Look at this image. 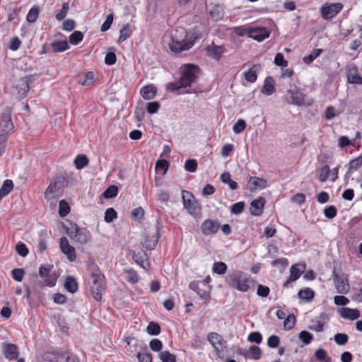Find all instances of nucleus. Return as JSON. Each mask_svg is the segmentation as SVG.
I'll use <instances>...</instances> for the list:
<instances>
[{"mask_svg":"<svg viewBox=\"0 0 362 362\" xmlns=\"http://www.w3.org/2000/svg\"><path fill=\"white\" fill-rule=\"evenodd\" d=\"M54 358L56 362H79L76 356L69 351L57 353Z\"/></svg>","mask_w":362,"mask_h":362,"instance_id":"obj_25","label":"nucleus"},{"mask_svg":"<svg viewBox=\"0 0 362 362\" xmlns=\"http://www.w3.org/2000/svg\"><path fill=\"white\" fill-rule=\"evenodd\" d=\"M66 234L75 243L81 245L88 243L91 239L90 231L76 223H70V227L66 228Z\"/></svg>","mask_w":362,"mask_h":362,"instance_id":"obj_4","label":"nucleus"},{"mask_svg":"<svg viewBox=\"0 0 362 362\" xmlns=\"http://www.w3.org/2000/svg\"><path fill=\"white\" fill-rule=\"evenodd\" d=\"M250 358H253L255 360H258L261 358L262 351L260 348L257 346L252 345L250 347L248 351Z\"/></svg>","mask_w":362,"mask_h":362,"instance_id":"obj_44","label":"nucleus"},{"mask_svg":"<svg viewBox=\"0 0 362 362\" xmlns=\"http://www.w3.org/2000/svg\"><path fill=\"white\" fill-rule=\"evenodd\" d=\"M245 277V274L243 272L235 270L228 274L226 281L231 287L235 288Z\"/></svg>","mask_w":362,"mask_h":362,"instance_id":"obj_23","label":"nucleus"},{"mask_svg":"<svg viewBox=\"0 0 362 362\" xmlns=\"http://www.w3.org/2000/svg\"><path fill=\"white\" fill-rule=\"evenodd\" d=\"M74 164L76 169H83L88 164V159L86 155L78 154L74 159Z\"/></svg>","mask_w":362,"mask_h":362,"instance_id":"obj_32","label":"nucleus"},{"mask_svg":"<svg viewBox=\"0 0 362 362\" xmlns=\"http://www.w3.org/2000/svg\"><path fill=\"white\" fill-rule=\"evenodd\" d=\"M59 246L62 252L66 256L70 262H74L76 259L75 248L69 245V240L66 237H62L60 238Z\"/></svg>","mask_w":362,"mask_h":362,"instance_id":"obj_15","label":"nucleus"},{"mask_svg":"<svg viewBox=\"0 0 362 362\" xmlns=\"http://www.w3.org/2000/svg\"><path fill=\"white\" fill-rule=\"evenodd\" d=\"M25 274V271L22 268L13 269L11 271V275L14 280L18 282L22 281L23 279V276Z\"/></svg>","mask_w":362,"mask_h":362,"instance_id":"obj_54","label":"nucleus"},{"mask_svg":"<svg viewBox=\"0 0 362 362\" xmlns=\"http://www.w3.org/2000/svg\"><path fill=\"white\" fill-rule=\"evenodd\" d=\"M159 358L162 362H176L175 355L168 351H160Z\"/></svg>","mask_w":362,"mask_h":362,"instance_id":"obj_38","label":"nucleus"},{"mask_svg":"<svg viewBox=\"0 0 362 362\" xmlns=\"http://www.w3.org/2000/svg\"><path fill=\"white\" fill-rule=\"evenodd\" d=\"M64 288L71 293L76 292L78 290V283L76 279L73 276H68L64 283Z\"/></svg>","mask_w":362,"mask_h":362,"instance_id":"obj_28","label":"nucleus"},{"mask_svg":"<svg viewBox=\"0 0 362 362\" xmlns=\"http://www.w3.org/2000/svg\"><path fill=\"white\" fill-rule=\"evenodd\" d=\"M274 80L272 77H267L264 80V86L262 90H274Z\"/></svg>","mask_w":362,"mask_h":362,"instance_id":"obj_62","label":"nucleus"},{"mask_svg":"<svg viewBox=\"0 0 362 362\" xmlns=\"http://www.w3.org/2000/svg\"><path fill=\"white\" fill-rule=\"evenodd\" d=\"M66 177L64 175L55 177L46 189L44 197L50 201L61 197L65 187Z\"/></svg>","mask_w":362,"mask_h":362,"instance_id":"obj_3","label":"nucleus"},{"mask_svg":"<svg viewBox=\"0 0 362 362\" xmlns=\"http://www.w3.org/2000/svg\"><path fill=\"white\" fill-rule=\"evenodd\" d=\"M244 31L249 37L259 42L269 37L270 34L264 27H248L244 29Z\"/></svg>","mask_w":362,"mask_h":362,"instance_id":"obj_10","label":"nucleus"},{"mask_svg":"<svg viewBox=\"0 0 362 362\" xmlns=\"http://www.w3.org/2000/svg\"><path fill=\"white\" fill-rule=\"evenodd\" d=\"M280 343V338L276 335H272L267 339V346L269 348H276Z\"/></svg>","mask_w":362,"mask_h":362,"instance_id":"obj_59","label":"nucleus"},{"mask_svg":"<svg viewBox=\"0 0 362 362\" xmlns=\"http://www.w3.org/2000/svg\"><path fill=\"white\" fill-rule=\"evenodd\" d=\"M362 165V156H360L353 160L349 163V170L346 173V177H348L349 173L352 170H358Z\"/></svg>","mask_w":362,"mask_h":362,"instance_id":"obj_34","label":"nucleus"},{"mask_svg":"<svg viewBox=\"0 0 362 362\" xmlns=\"http://www.w3.org/2000/svg\"><path fill=\"white\" fill-rule=\"evenodd\" d=\"M341 3L325 4L321 8L322 17L325 20H330L335 17L343 8Z\"/></svg>","mask_w":362,"mask_h":362,"instance_id":"obj_11","label":"nucleus"},{"mask_svg":"<svg viewBox=\"0 0 362 362\" xmlns=\"http://www.w3.org/2000/svg\"><path fill=\"white\" fill-rule=\"evenodd\" d=\"M53 268V265L47 264L41 265L39 269V276L44 279L45 284L49 287L55 286L57 279L55 272L52 271Z\"/></svg>","mask_w":362,"mask_h":362,"instance_id":"obj_9","label":"nucleus"},{"mask_svg":"<svg viewBox=\"0 0 362 362\" xmlns=\"http://www.w3.org/2000/svg\"><path fill=\"white\" fill-rule=\"evenodd\" d=\"M201 284L200 282H198L197 281H193L189 283V288L195 291L197 295L202 298L205 300H209L210 298V287H208L207 288H201Z\"/></svg>","mask_w":362,"mask_h":362,"instance_id":"obj_18","label":"nucleus"},{"mask_svg":"<svg viewBox=\"0 0 362 362\" xmlns=\"http://www.w3.org/2000/svg\"><path fill=\"white\" fill-rule=\"evenodd\" d=\"M160 326L158 323L155 322H149L146 328L147 333L153 336L158 335L160 333Z\"/></svg>","mask_w":362,"mask_h":362,"instance_id":"obj_36","label":"nucleus"},{"mask_svg":"<svg viewBox=\"0 0 362 362\" xmlns=\"http://www.w3.org/2000/svg\"><path fill=\"white\" fill-rule=\"evenodd\" d=\"M315 292L310 288L300 289L298 293V297L300 300L310 301L314 298Z\"/></svg>","mask_w":362,"mask_h":362,"instance_id":"obj_30","label":"nucleus"},{"mask_svg":"<svg viewBox=\"0 0 362 362\" xmlns=\"http://www.w3.org/2000/svg\"><path fill=\"white\" fill-rule=\"evenodd\" d=\"M329 173V167L328 165H325L321 169L319 174L318 179L320 182H325L327 180Z\"/></svg>","mask_w":362,"mask_h":362,"instance_id":"obj_57","label":"nucleus"},{"mask_svg":"<svg viewBox=\"0 0 362 362\" xmlns=\"http://www.w3.org/2000/svg\"><path fill=\"white\" fill-rule=\"evenodd\" d=\"M205 49L206 55L216 60H219L225 52L223 46H218L214 44L207 46Z\"/></svg>","mask_w":362,"mask_h":362,"instance_id":"obj_22","label":"nucleus"},{"mask_svg":"<svg viewBox=\"0 0 362 362\" xmlns=\"http://www.w3.org/2000/svg\"><path fill=\"white\" fill-rule=\"evenodd\" d=\"M4 353L6 358L16 359L18 356V347L13 344H7L4 346Z\"/></svg>","mask_w":362,"mask_h":362,"instance_id":"obj_26","label":"nucleus"},{"mask_svg":"<svg viewBox=\"0 0 362 362\" xmlns=\"http://www.w3.org/2000/svg\"><path fill=\"white\" fill-rule=\"evenodd\" d=\"M337 208L333 205L328 206L324 209L325 216L329 219L334 218L337 216Z\"/></svg>","mask_w":362,"mask_h":362,"instance_id":"obj_52","label":"nucleus"},{"mask_svg":"<svg viewBox=\"0 0 362 362\" xmlns=\"http://www.w3.org/2000/svg\"><path fill=\"white\" fill-rule=\"evenodd\" d=\"M90 287L93 298L96 301L102 300V292L105 288V277L100 272L92 273L90 276Z\"/></svg>","mask_w":362,"mask_h":362,"instance_id":"obj_5","label":"nucleus"},{"mask_svg":"<svg viewBox=\"0 0 362 362\" xmlns=\"http://www.w3.org/2000/svg\"><path fill=\"white\" fill-rule=\"evenodd\" d=\"M126 273L127 274V280L132 283V284H136L139 281V276L136 271L134 269H129L126 271Z\"/></svg>","mask_w":362,"mask_h":362,"instance_id":"obj_56","label":"nucleus"},{"mask_svg":"<svg viewBox=\"0 0 362 362\" xmlns=\"http://www.w3.org/2000/svg\"><path fill=\"white\" fill-rule=\"evenodd\" d=\"M221 227L220 223L216 220L206 219L201 225V230L204 235H215Z\"/></svg>","mask_w":362,"mask_h":362,"instance_id":"obj_13","label":"nucleus"},{"mask_svg":"<svg viewBox=\"0 0 362 362\" xmlns=\"http://www.w3.org/2000/svg\"><path fill=\"white\" fill-rule=\"evenodd\" d=\"M227 265L223 262H216L213 264V272L219 275L224 274L227 271Z\"/></svg>","mask_w":362,"mask_h":362,"instance_id":"obj_35","label":"nucleus"},{"mask_svg":"<svg viewBox=\"0 0 362 362\" xmlns=\"http://www.w3.org/2000/svg\"><path fill=\"white\" fill-rule=\"evenodd\" d=\"M0 127L12 130L14 127L11 119V110L8 107L1 115Z\"/></svg>","mask_w":362,"mask_h":362,"instance_id":"obj_19","label":"nucleus"},{"mask_svg":"<svg viewBox=\"0 0 362 362\" xmlns=\"http://www.w3.org/2000/svg\"><path fill=\"white\" fill-rule=\"evenodd\" d=\"M160 108V103L157 101L150 102L147 103L146 110L149 114H155Z\"/></svg>","mask_w":362,"mask_h":362,"instance_id":"obj_63","label":"nucleus"},{"mask_svg":"<svg viewBox=\"0 0 362 362\" xmlns=\"http://www.w3.org/2000/svg\"><path fill=\"white\" fill-rule=\"evenodd\" d=\"M296 317L293 313L289 314L285 317L284 325L286 329H291L296 325Z\"/></svg>","mask_w":362,"mask_h":362,"instance_id":"obj_41","label":"nucleus"},{"mask_svg":"<svg viewBox=\"0 0 362 362\" xmlns=\"http://www.w3.org/2000/svg\"><path fill=\"white\" fill-rule=\"evenodd\" d=\"M200 73V69L194 64H186L182 67L181 77L175 83L168 84V89L172 87V90H178L187 88L196 81Z\"/></svg>","mask_w":362,"mask_h":362,"instance_id":"obj_2","label":"nucleus"},{"mask_svg":"<svg viewBox=\"0 0 362 362\" xmlns=\"http://www.w3.org/2000/svg\"><path fill=\"white\" fill-rule=\"evenodd\" d=\"M40 13V9L37 6H33L28 11L26 16V20L29 23H35Z\"/></svg>","mask_w":362,"mask_h":362,"instance_id":"obj_33","label":"nucleus"},{"mask_svg":"<svg viewBox=\"0 0 362 362\" xmlns=\"http://www.w3.org/2000/svg\"><path fill=\"white\" fill-rule=\"evenodd\" d=\"M305 269V264H294L290 268V275L288 279L284 283V288H288L291 282L295 281L300 276Z\"/></svg>","mask_w":362,"mask_h":362,"instance_id":"obj_16","label":"nucleus"},{"mask_svg":"<svg viewBox=\"0 0 362 362\" xmlns=\"http://www.w3.org/2000/svg\"><path fill=\"white\" fill-rule=\"evenodd\" d=\"M149 347L153 351H160L163 349V343L158 339H153L149 343Z\"/></svg>","mask_w":362,"mask_h":362,"instance_id":"obj_55","label":"nucleus"},{"mask_svg":"<svg viewBox=\"0 0 362 362\" xmlns=\"http://www.w3.org/2000/svg\"><path fill=\"white\" fill-rule=\"evenodd\" d=\"M83 39V34L82 32L76 30L69 35V42L73 45H76L80 43Z\"/></svg>","mask_w":362,"mask_h":362,"instance_id":"obj_37","label":"nucleus"},{"mask_svg":"<svg viewBox=\"0 0 362 362\" xmlns=\"http://www.w3.org/2000/svg\"><path fill=\"white\" fill-rule=\"evenodd\" d=\"M339 313L341 317L349 320H354L360 317V312L358 310L349 308H340L339 310Z\"/></svg>","mask_w":362,"mask_h":362,"instance_id":"obj_24","label":"nucleus"},{"mask_svg":"<svg viewBox=\"0 0 362 362\" xmlns=\"http://www.w3.org/2000/svg\"><path fill=\"white\" fill-rule=\"evenodd\" d=\"M162 228V226L160 224L158 221L156 223V231L155 234L150 236L149 235H146L144 240L141 242V244L144 248L148 250H153L156 247L158 240L160 237V230Z\"/></svg>","mask_w":362,"mask_h":362,"instance_id":"obj_12","label":"nucleus"},{"mask_svg":"<svg viewBox=\"0 0 362 362\" xmlns=\"http://www.w3.org/2000/svg\"><path fill=\"white\" fill-rule=\"evenodd\" d=\"M197 161L195 159H187L185 163V170L190 173L195 172L197 169Z\"/></svg>","mask_w":362,"mask_h":362,"instance_id":"obj_43","label":"nucleus"},{"mask_svg":"<svg viewBox=\"0 0 362 362\" xmlns=\"http://www.w3.org/2000/svg\"><path fill=\"white\" fill-rule=\"evenodd\" d=\"M347 81L352 84H362V77L358 74L356 66H351L346 69Z\"/></svg>","mask_w":362,"mask_h":362,"instance_id":"obj_21","label":"nucleus"},{"mask_svg":"<svg viewBox=\"0 0 362 362\" xmlns=\"http://www.w3.org/2000/svg\"><path fill=\"white\" fill-rule=\"evenodd\" d=\"M182 199L184 208L187 209L190 214L195 216L200 213L201 206L190 192L182 190Z\"/></svg>","mask_w":362,"mask_h":362,"instance_id":"obj_8","label":"nucleus"},{"mask_svg":"<svg viewBox=\"0 0 362 362\" xmlns=\"http://www.w3.org/2000/svg\"><path fill=\"white\" fill-rule=\"evenodd\" d=\"M118 194V188L115 185H111L107 187L102 195L106 199H112L115 197Z\"/></svg>","mask_w":362,"mask_h":362,"instance_id":"obj_39","label":"nucleus"},{"mask_svg":"<svg viewBox=\"0 0 362 362\" xmlns=\"http://www.w3.org/2000/svg\"><path fill=\"white\" fill-rule=\"evenodd\" d=\"M70 212L69 204L64 199L59 202V214L61 217H64Z\"/></svg>","mask_w":362,"mask_h":362,"instance_id":"obj_40","label":"nucleus"},{"mask_svg":"<svg viewBox=\"0 0 362 362\" xmlns=\"http://www.w3.org/2000/svg\"><path fill=\"white\" fill-rule=\"evenodd\" d=\"M332 276L337 292L339 293H346L349 290V285L346 279L337 274L335 269L333 270Z\"/></svg>","mask_w":362,"mask_h":362,"instance_id":"obj_14","label":"nucleus"},{"mask_svg":"<svg viewBox=\"0 0 362 362\" xmlns=\"http://www.w3.org/2000/svg\"><path fill=\"white\" fill-rule=\"evenodd\" d=\"M16 250L17 253L23 257H26L29 252L25 244L23 243H21V242H19L16 245Z\"/></svg>","mask_w":362,"mask_h":362,"instance_id":"obj_53","label":"nucleus"},{"mask_svg":"<svg viewBox=\"0 0 362 362\" xmlns=\"http://www.w3.org/2000/svg\"><path fill=\"white\" fill-rule=\"evenodd\" d=\"M299 339L306 345L311 343L313 340V336L312 334L307 331H301L299 333Z\"/></svg>","mask_w":362,"mask_h":362,"instance_id":"obj_49","label":"nucleus"},{"mask_svg":"<svg viewBox=\"0 0 362 362\" xmlns=\"http://www.w3.org/2000/svg\"><path fill=\"white\" fill-rule=\"evenodd\" d=\"M112 22H113V14L111 13L107 16L106 20L102 24V25L100 27V30L102 32H105V31L108 30L110 28L111 25L112 24Z\"/></svg>","mask_w":362,"mask_h":362,"instance_id":"obj_64","label":"nucleus"},{"mask_svg":"<svg viewBox=\"0 0 362 362\" xmlns=\"http://www.w3.org/2000/svg\"><path fill=\"white\" fill-rule=\"evenodd\" d=\"M335 343L338 345H344L348 342L349 337L345 333H337L334 337Z\"/></svg>","mask_w":362,"mask_h":362,"instance_id":"obj_46","label":"nucleus"},{"mask_svg":"<svg viewBox=\"0 0 362 362\" xmlns=\"http://www.w3.org/2000/svg\"><path fill=\"white\" fill-rule=\"evenodd\" d=\"M50 46L54 52H63L69 49V45L66 40L53 41Z\"/></svg>","mask_w":362,"mask_h":362,"instance_id":"obj_27","label":"nucleus"},{"mask_svg":"<svg viewBox=\"0 0 362 362\" xmlns=\"http://www.w3.org/2000/svg\"><path fill=\"white\" fill-rule=\"evenodd\" d=\"M117 211L113 208H108L105 212V221L111 223L117 218Z\"/></svg>","mask_w":362,"mask_h":362,"instance_id":"obj_42","label":"nucleus"},{"mask_svg":"<svg viewBox=\"0 0 362 362\" xmlns=\"http://www.w3.org/2000/svg\"><path fill=\"white\" fill-rule=\"evenodd\" d=\"M247 187L251 192L263 189L267 187V181L264 178L251 176L247 182Z\"/></svg>","mask_w":362,"mask_h":362,"instance_id":"obj_17","label":"nucleus"},{"mask_svg":"<svg viewBox=\"0 0 362 362\" xmlns=\"http://www.w3.org/2000/svg\"><path fill=\"white\" fill-rule=\"evenodd\" d=\"M13 188V183L11 180H6L2 186L0 188V201L6 195L9 194V192Z\"/></svg>","mask_w":362,"mask_h":362,"instance_id":"obj_29","label":"nucleus"},{"mask_svg":"<svg viewBox=\"0 0 362 362\" xmlns=\"http://www.w3.org/2000/svg\"><path fill=\"white\" fill-rule=\"evenodd\" d=\"M137 358L139 362H152L151 354L148 351L138 353Z\"/></svg>","mask_w":362,"mask_h":362,"instance_id":"obj_60","label":"nucleus"},{"mask_svg":"<svg viewBox=\"0 0 362 362\" xmlns=\"http://www.w3.org/2000/svg\"><path fill=\"white\" fill-rule=\"evenodd\" d=\"M246 128V122L244 119H238L233 125V130L235 134H240Z\"/></svg>","mask_w":362,"mask_h":362,"instance_id":"obj_48","label":"nucleus"},{"mask_svg":"<svg viewBox=\"0 0 362 362\" xmlns=\"http://www.w3.org/2000/svg\"><path fill=\"white\" fill-rule=\"evenodd\" d=\"M244 78L247 81L254 83L257 78L256 70H255L254 68H250L248 71L245 72Z\"/></svg>","mask_w":362,"mask_h":362,"instance_id":"obj_51","label":"nucleus"},{"mask_svg":"<svg viewBox=\"0 0 362 362\" xmlns=\"http://www.w3.org/2000/svg\"><path fill=\"white\" fill-rule=\"evenodd\" d=\"M274 64L280 67L285 68L288 66V61L285 59L282 53H277L274 57Z\"/></svg>","mask_w":362,"mask_h":362,"instance_id":"obj_45","label":"nucleus"},{"mask_svg":"<svg viewBox=\"0 0 362 362\" xmlns=\"http://www.w3.org/2000/svg\"><path fill=\"white\" fill-rule=\"evenodd\" d=\"M69 8V4L66 2L63 3L62 5L61 10L58 13H56V16H55L56 18L58 21H62L66 17V16L68 13Z\"/></svg>","mask_w":362,"mask_h":362,"instance_id":"obj_47","label":"nucleus"},{"mask_svg":"<svg viewBox=\"0 0 362 362\" xmlns=\"http://www.w3.org/2000/svg\"><path fill=\"white\" fill-rule=\"evenodd\" d=\"M285 100L288 103L296 106L309 107L313 105V100L303 92H288L284 95Z\"/></svg>","mask_w":362,"mask_h":362,"instance_id":"obj_7","label":"nucleus"},{"mask_svg":"<svg viewBox=\"0 0 362 362\" xmlns=\"http://www.w3.org/2000/svg\"><path fill=\"white\" fill-rule=\"evenodd\" d=\"M265 202V199L263 197H259L257 199L252 200L250 203L251 214L253 216L262 215Z\"/></svg>","mask_w":362,"mask_h":362,"instance_id":"obj_20","label":"nucleus"},{"mask_svg":"<svg viewBox=\"0 0 362 362\" xmlns=\"http://www.w3.org/2000/svg\"><path fill=\"white\" fill-rule=\"evenodd\" d=\"M206 338L213 346L216 356L223 359L227 352L226 341L221 334L214 332L208 333Z\"/></svg>","mask_w":362,"mask_h":362,"instance_id":"obj_6","label":"nucleus"},{"mask_svg":"<svg viewBox=\"0 0 362 362\" xmlns=\"http://www.w3.org/2000/svg\"><path fill=\"white\" fill-rule=\"evenodd\" d=\"M245 203L243 202L235 203L230 206V213L235 215H239L243 211Z\"/></svg>","mask_w":362,"mask_h":362,"instance_id":"obj_50","label":"nucleus"},{"mask_svg":"<svg viewBox=\"0 0 362 362\" xmlns=\"http://www.w3.org/2000/svg\"><path fill=\"white\" fill-rule=\"evenodd\" d=\"M250 279L247 278L246 276L241 281V282L237 285V287L235 289L242 291V292H246L248 291L250 288L249 282Z\"/></svg>","mask_w":362,"mask_h":362,"instance_id":"obj_58","label":"nucleus"},{"mask_svg":"<svg viewBox=\"0 0 362 362\" xmlns=\"http://www.w3.org/2000/svg\"><path fill=\"white\" fill-rule=\"evenodd\" d=\"M172 42L169 45L170 50L175 53L189 49L197 39L192 35H189L185 28L179 27L175 29L171 35Z\"/></svg>","mask_w":362,"mask_h":362,"instance_id":"obj_1","label":"nucleus"},{"mask_svg":"<svg viewBox=\"0 0 362 362\" xmlns=\"http://www.w3.org/2000/svg\"><path fill=\"white\" fill-rule=\"evenodd\" d=\"M132 33V29L129 24H126L120 30L118 42L121 43L125 41Z\"/></svg>","mask_w":362,"mask_h":362,"instance_id":"obj_31","label":"nucleus"},{"mask_svg":"<svg viewBox=\"0 0 362 362\" xmlns=\"http://www.w3.org/2000/svg\"><path fill=\"white\" fill-rule=\"evenodd\" d=\"M247 340L256 344H260L262 341V336L259 332H253L249 334Z\"/></svg>","mask_w":362,"mask_h":362,"instance_id":"obj_61","label":"nucleus"}]
</instances>
